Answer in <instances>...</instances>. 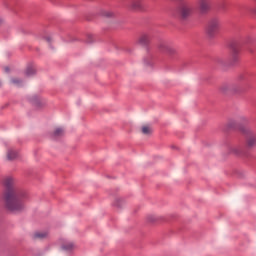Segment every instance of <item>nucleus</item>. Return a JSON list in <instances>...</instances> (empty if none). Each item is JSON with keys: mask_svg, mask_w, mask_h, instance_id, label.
Returning a JSON list of instances; mask_svg holds the SVG:
<instances>
[{"mask_svg": "<svg viewBox=\"0 0 256 256\" xmlns=\"http://www.w3.org/2000/svg\"><path fill=\"white\" fill-rule=\"evenodd\" d=\"M201 13H208L211 9V0H198Z\"/></svg>", "mask_w": 256, "mask_h": 256, "instance_id": "nucleus-7", "label": "nucleus"}, {"mask_svg": "<svg viewBox=\"0 0 256 256\" xmlns=\"http://www.w3.org/2000/svg\"><path fill=\"white\" fill-rule=\"evenodd\" d=\"M122 200L121 199H116L114 202L115 207H121Z\"/></svg>", "mask_w": 256, "mask_h": 256, "instance_id": "nucleus-19", "label": "nucleus"}, {"mask_svg": "<svg viewBox=\"0 0 256 256\" xmlns=\"http://www.w3.org/2000/svg\"><path fill=\"white\" fill-rule=\"evenodd\" d=\"M5 71H6V72L9 71V67H6V68H5Z\"/></svg>", "mask_w": 256, "mask_h": 256, "instance_id": "nucleus-22", "label": "nucleus"}, {"mask_svg": "<svg viewBox=\"0 0 256 256\" xmlns=\"http://www.w3.org/2000/svg\"><path fill=\"white\" fill-rule=\"evenodd\" d=\"M32 238L36 241H44V239H49V231L39 230L32 234Z\"/></svg>", "mask_w": 256, "mask_h": 256, "instance_id": "nucleus-6", "label": "nucleus"}, {"mask_svg": "<svg viewBox=\"0 0 256 256\" xmlns=\"http://www.w3.org/2000/svg\"><path fill=\"white\" fill-rule=\"evenodd\" d=\"M45 39H46V41H47L48 43H51V41H52L51 36H46Z\"/></svg>", "mask_w": 256, "mask_h": 256, "instance_id": "nucleus-21", "label": "nucleus"}, {"mask_svg": "<svg viewBox=\"0 0 256 256\" xmlns=\"http://www.w3.org/2000/svg\"><path fill=\"white\" fill-rule=\"evenodd\" d=\"M231 59L234 63L239 59V57L237 56V50H233Z\"/></svg>", "mask_w": 256, "mask_h": 256, "instance_id": "nucleus-18", "label": "nucleus"}, {"mask_svg": "<svg viewBox=\"0 0 256 256\" xmlns=\"http://www.w3.org/2000/svg\"><path fill=\"white\" fill-rule=\"evenodd\" d=\"M17 158V151L13 150V149H9L7 151V160L8 161H13V159Z\"/></svg>", "mask_w": 256, "mask_h": 256, "instance_id": "nucleus-13", "label": "nucleus"}, {"mask_svg": "<svg viewBox=\"0 0 256 256\" xmlns=\"http://www.w3.org/2000/svg\"><path fill=\"white\" fill-rule=\"evenodd\" d=\"M219 29H221V20L214 18L208 22L206 33L209 37H215V34L219 33Z\"/></svg>", "mask_w": 256, "mask_h": 256, "instance_id": "nucleus-2", "label": "nucleus"}, {"mask_svg": "<svg viewBox=\"0 0 256 256\" xmlns=\"http://www.w3.org/2000/svg\"><path fill=\"white\" fill-rule=\"evenodd\" d=\"M65 133L63 128H56L54 130V137H61Z\"/></svg>", "mask_w": 256, "mask_h": 256, "instance_id": "nucleus-15", "label": "nucleus"}, {"mask_svg": "<svg viewBox=\"0 0 256 256\" xmlns=\"http://www.w3.org/2000/svg\"><path fill=\"white\" fill-rule=\"evenodd\" d=\"M31 103H33V105H35L36 107H41V105H44L45 103L43 102V100H41L39 98V96H32L30 98Z\"/></svg>", "mask_w": 256, "mask_h": 256, "instance_id": "nucleus-12", "label": "nucleus"}, {"mask_svg": "<svg viewBox=\"0 0 256 256\" xmlns=\"http://www.w3.org/2000/svg\"><path fill=\"white\" fill-rule=\"evenodd\" d=\"M63 251H73L75 249V244L70 241H66L62 244Z\"/></svg>", "mask_w": 256, "mask_h": 256, "instance_id": "nucleus-11", "label": "nucleus"}, {"mask_svg": "<svg viewBox=\"0 0 256 256\" xmlns=\"http://www.w3.org/2000/svg\"><path fill=\"white\" fill-rule=\"evenodd\" d=\"M178 13L182 19H187L193 15V4L184 2L178 7Z\"/></svg>", "mask_w": 256, "mask_h": 256, "instance_id": "nucleus-3", "label": "nucleus"}, {"mask_svg": "<svg viewBox=\"0 0 256 256\" xmlns=\"http://www.w3.org/2000/svg\"><path fill=\"white\" fill-rule=\"evenodd\" d=\"M3 185L5 187L3 199L7 211L11 213H21V211H25V203H27L29 199L27 190L21 188L17 179L13 176L4 178Z\"/></svg>", "mask_w": 256, "mask_h": 256, "instance_id": "nucleus-1", "label": "nucleus"}, {"mask_svg": "<svg viewBox=\"0 0 256 256\" xmlns=\"http://www.w3.org/2000/svg\"><path fill=\"white\" fill-rule=\"evenodd\" d=\"M142 133L143 135H151L153 133V129L149 125L142 126Z\"/></svg>", "mask_w": 256, "mask_h": 256, "instance_id": "nucleus-14", "label": "nucleus"}, {"mask_svg": "<svg viewBox=\"0 0 256 256\" xmlns=\"http://www.w3.org/2000/svg\"><path fill=\"white\" fill-rule=\"evenodd\" d=\"M243 134L246 135V147L248 149L256 147V135L253 132L246 130H243Z\"/></svg>", "mask_w": 256, "mask_h": 256, "instance_id": "nucleus-4", "label": "nucleus"}, {"mask_svg": "<svg viewBox=\"0 0 256 256\" xmlns=\"http://www.w3.org/2000/svg\"><path fill=\"white\" fill-rule=\"evenodd\" d=\"M150 41H151V36L149 34H142L138 39V43L140 45H149Z\"/></svg>", "mask_w": 256, "mask_h": 256, "instance_id": "nucleus-10", "label": "nucleus"}, {"mask_svg": "<svg viewBox=\"0 0 256 256\" xmlns=\"http://www.w3.org/2000/svg\"><path fill=\"white\" fill-rule=\"evenodd\" d=\"M232 150L234 151V153H237V152L235 151V148H232Z\"/></svg>", "mask_w": 256, "mask_h": 256, "instance_id": "nucleus-23", "label": "nucleus"}, {"mask_svg": "<svg viewBox=\"0 0 256 256\" xmlns=\"http://www.w3.org/2000/svg\"><path fill=\"white\" fill-rule=\"evenodd\" d=\"M36 73L37 70L35 69V66H33V64L28 65L24 71V75L26 77H33V75H35Z\"/></svg>", "mask_w": 256, "mask_h": 256, "instance_id": "nucleus-9", "label": "nucleus"}, {"mask_svg": "<svg viewBox=\"0 0 256 256\" xmlns=\"http://www.w3.org/2000/svg\"><path fill=\"white\" fill-rule=\"evenodd\" d=\"M129 7L132 11H141L143 4L141 3V0H132Z\"/></svg>", "mask_w": 256, "mask_h": 256, "instance_id": "nucleus-8", "label": "nucleus"}, {"mask_svg": "<svg viewBox=\"0 0 256 256\" xmlns=\"http://www.w3.org/2000/svg\"><path fill=\"white\" fill-rule=\"evenodd\" d=\"M158 49L162 51V53H166V55H175V53H177L175 47L171 46L167 42H160L158 45Z\"/></svg>", "mask_w": 256, "mask_h": 256, "instance_id": "nucleus-5", "label": "nucleus"}, {"mask_svg": "<svg viewBox=\"0 0 256 256\" xmlns=\"http://www.w3.org/2000/svg\"><path fill=\"white\" fill-rule=\"evenodd\" d=\"M104 17H115V13L112 11L106 10L103 12Z\"/></svg>", "mask_w": 256, "mask_h": 256, "instance_id": "nucleus-17", "label": "nucleus"}, {"mask_svg": "<svg viewBox=\"0 0 256 256\" xmlns=\"http://www.w3.org/2000/svg\"><path fill=\"white\" fill-rule=\"evenodd\" d=\"M11 83L16 85V87H21L23 85V81L19 80V78H12Z\"/></svg>", "mask_w": 256, "mask_h": 256, "instance_id": "nucleus-16", "label": "nucleus"}, {"mask_svg": "<svg viewBox=\"0 0 256 256\" xmlns=\"http://www.w3.org/2000/svg\"><path fill=\"white\" fill-rule=\"evenodd\" d=\"M229 89L230 91H238L237 86H230Z\"/></svg>", "mask_w": 256, "mask_h": 256, "instance_id": "nucleus-20", "label": "nucleus"}]
</instances>
